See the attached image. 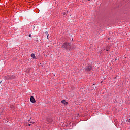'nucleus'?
<instances>
[{
    "label": "nucleus",
    "mask_w": 130,
    "mask_h": 130,
    "mask_svg": "<svg viewBox=\"0 0 130 130\" xmlns=\"http://www.w3.org/2000/svg\"><path fill=\"white\" fill-rule=\"evenodd\" d=\"M62 48H64V49H66V50H69V51H71L72 49L71 44L68 42H66L63 44L62 46Z\"/></svg>",
    "instance_id": "1"
},
{
    "label": "nucleus",
    "mask_w": 130,
    "mask_h": 130,
    "mask_svg": "<svg viewBox=\"0 0 130 130\" xmlns=\"http://www.w3.org/2000/svg\"><path fill=\"white\" fill-rule=\"evenodd\" d=\"M45 34H46V35L47 36H48V37L49 36V34H48V32H47V31L46 32H45Z\"/></svg>",
    "instance_id": "9"
},
{
    "label": "nucleus",
    "mask_w": 130,
    "mask_h": 130,
    "mask_svg": "<svg viewBox=\"0 0 130 130\" xmlns=\"http://www.w3.org/2000/svg\"><path fill=\"white\" fill-rule=\"evenodd\" d=\"M47 39H48V36H47Z\"/></svg>",
    "instance_id": "11"
},
{
    "label": "nucleus",
    "mask_w": 130,
    "mask_h": 130,
    "mask_svg": "<svg viewBox=\"0 0 130 130\" xmlns=\"http://www.w3.org/2000/svg\"><path fill=\"white\" fill-rule=\"evenodd\" d=\"M47 121L49 123H50L52 122V119L50 118H47Z\"/></svg>",
    "instance_id": "7"
},
{
    "label": "nucleus",
    "mask_w": 130,
    "mask_h": 130,
    "mask_svg": "<svg viewBox=\"0 0 130 130\" xmlns=\"http://www.w3.org/2000/svg\"><path fill=\"white\" fill-rule=\"evenodd\" d=\"M31 57H32L34 59H35V58H36L35 55L33 53L31 54Z\"/></svg>",
    "instance_id": "8"
},
{
    "label": "nucleus",
    "mask_w": 130,
    "mask_h": 130,
    "mask_svg": "<svg viewBox=\"0 0 130 130\" xmlns=\"http://www.w3.org/2000/svg\"><path fill=\"white\" fill-rule=\"evenodd\" d=\"M106 51H108V50L106 49Z\"/></svg>",
    "instance_id": "13"
},
{
    "label": "nucleus",
    "mask_w": 130,
    "mask_h": 130,
    "mask_svg": "<svg viewBox=\"0 0 130 130\" xmlns=\"http://www.w3.org/2000/svg\"><path fill=\"white\" fill-rule=\"evenodd\" d=\"M88 1H90V0H88Z\"/></svg>",
    "instance_id": "15"
},
{
    "label": "nucleus",
    "mask_w": 130,
    "mask_h": 130,
    "mask_svg": "<svg viewBox=\"0 0 130 130\" xmlns=\"http://www.w3.org/2000/svg\"><path fill=\"white\" fill-rule=\"evenodd\" d=\"M61 103H62L63 104H64V105H68V102L66 101L65 100H63L61 101Z\"/></svg>",
    "instance_id": "6"
},
{
    "label": "nucleus",
    "mask_w": 130,
    "mask_h": 130,
    "mask_svg": "<svg viewBox=\"0 0 130 130\" xmlns=\"http://www.w3.org/2000/svg\"><path fill=\"white\" fill-rule=\"evenodd\" d=\"M92 69V66L90 64L87 65L85 68V71H87V72H90V71H91Z\"/></svg>",
    "instance_id": "2"
},
{
    "label": "nucleus",
    "mask_w": 130,
    "mask_h": 130,
    "mask_svg": "<svg viewBox=\"0 0 130 130\" xmlns=\"http://www.w3.org/2000/svg\"><path fill=\"white\" fill-rule=\"evenodd\" d=\"M31 126V124H28V126Z\"/></svg>",
    "instance_id": "12"
},
{
    "label": "nucleus",
    "mask_w": 130,
    "mask_h": 130,
    "mask_svg": "<svg viewBox=\"0 0 130 130\" xmlns=\"http://www.w3.org/2000/svg\"><path fill=\"white\" fill-rule=\"evenodd\" d=\"M29 37H31V34H30V35H29Z\"/></svg>",
    "instance_id": "10"
},
{
    "label": "nucleus",
    "mask_w": 130,
    "mask_h": 130,
    "mask_svg": "<svg viewBox=\"0 0 130 130\" xmlns=\"http://www.w3.org/2000/svg\"><path fill=\"white\" fill-rule=\"evenodd\" d=\"M129 122H130V119H129Z\"/></svg>",
    "instance_id": "14"
},
{
    "label": "nucleus",
    "mask_w": 130,
    "mask_h": 130,
    "mask_svg": "<svg viewBox=\"0 0 130 130\" xmlns=\"http://www.w3.org/2000/svg\"><path fill=\"white\" fill-rule=\"evenodd\" d=\"M14 79H16V76L9 75V80H14Z\"/></svg>",
    "instance_id": "4"
},
{
    "label": "nucleus",
    "mask_w": 130,
    "mask_h": 130,
    "mask_svg": "<svg viewBox=\"0 0 130 130\" xmlns=\"http://www.w3.org/2000/svg\"><path fill=\"white\" fill-rule=\"evenodd\" d=\"M30 102L32 103H35V102H36V101L35 100V99H34V96H31L30 97Z\"/></svg>",
    "instance_id": "3"
},
{
    "label": "nucleus",
    "mask_w": 130,
    "mask_h": 130,
    "mask_svg": "<svg viewBox=\"0 0 130 130\" xmlns=\"http://www.w3.org/2000/svg\"><path fill=\"white\" fill-rule=\"evenodd\" d=\"M4 79L5 81H7V80H10V75L5 76L4 77Z\"/></svg>",
    "instance_id": "5"
}]
</instances>
